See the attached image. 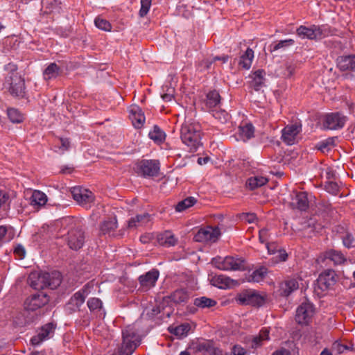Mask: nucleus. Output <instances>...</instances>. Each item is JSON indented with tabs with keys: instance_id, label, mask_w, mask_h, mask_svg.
I'll return each instance as SVG.
<instances>
[{
	"instance_id": "58836bf2",
	"label": "nucleus",
	"mask_w": 355,
	"mask_h": 355,
	"mask_svg": "<svg viewBox=\"0 0 355 355\" xmlns=\"http://www.w3.org/2000/svg\"><path fill=\"white\" fill-rule=\"evenodd\" d=\"M9 120L13 123H21L24 119V114L17 109L10 107L7 110Z\"/></svg>"
},
{
	"instance_id": "f3484780",
	"label": "nucleus",
	"mask_w": 355,
	"mask_h": 355,
	"mask_svg": "<svg viewBox=\"0 0 355 355\" xmlns=\"http://www.w3.org/2000/svg\"><path fill=\"white\" fill-rule=\"evenodd\" d=\"M211 263L214 266H243L245 259L243 257L228 256L223 258L221 257H216L211 259Z\"/></svg>"
},
{
	"instance_id": "0eeeda50",
	"label": "nucleus",
	"mask_w": 355,
	"mask_h": 355,
	"mask_svg": "<svg viewBox=\"0 0 355 355\" xmlns=\"http://www.w3.org/2000/svg\"><path fill=\"white\" fill-rule=\"evenodd\" d=\"M139 341L132 327L123 331V343L119 355H131L139 345Z\"/></svg>"
},
{
	"instance_id": "4d7b16f0",
	"label": "nucleus",
	"mask_w": 355,
	"mask_h": 355,
	"mask_svg": "<svg viewBox=\"0 0 355 355\" xmlns=\"http://www.w3.org/2000/svg\"><path fill=\"white\" fill-rule=\"evenodd\" d=\"M326 190L333 194V195H337L338 191H339V186L337 183L329 182H328L325 186Z\"/></svg>"
},
{
	"instance_id": "6e6552de",
	"label": "nucleus",
	"mask_w": 355,
	"mask_h": 355,
	"mask_svg": "<svg viewBox=\"0 0 355 355\" xmlns=\"http://www.w3.org/2000/svg\"><path fill=\"white\" fill-rule=\"evenodd\" d=\"M73 200L80 206L89 209L94 202V195L87 189L75 187L71 189Z\"/></svg>"
},
{
	"instance_id": "2eb2a0df",
	"label": "nucleus",
	"mask_w": 355,
	"mask_h": 355,
	"mask_svg": "<svg viewBox=\"0 0 355 355\" xmlns=\"http://www.w3.org/2000/svg\"><path fill=\"white\" fill-rule=\"evenodd\" d=\"M66 241L70 249L78 250L84 245L85 241V234L80 229L71 230L67 235Z\"/></svg>"
},
{
	"instance_id": "774afa93",
	"label": "nucleus",
	"mask_w": 355,
	"mask_h": 355,
	"mask_svg": "<svg viewBox=\"0 0 355 355\" xmlns=\"http://www.w3.org/2000/svg\"><path fill=\"white\" fill-rule=\"evenodd\" d=\"M150 239V236L148 234L143 235L140 237V241L143 243H147Z\"/></svg>"
},
{
	"instance_id": "79ce46f5",
	"label": "nucleus",
	"mask_w": 355,
	"mask_h": 355,
	"mask_svg": "<svg viewBox=\"0 0 355 355\" xmlns=\"http://www.w3.org/2000/svg\"><path fill=\"white\" fill-rule=\"evenodd\" d=\"M269 340V331L266 329H262L259 336L254 337L252 340V347H257L263 344L264 342Z\"/></svg>"
},
{
	"instance_id": "c85d7f7f",
	"label": "nucleus",
	"mask_w": 355,
	"mask_h": 355,
	"mask_svg": "<svg viewBox=\"0 0 355 355\" xmlns=\"http://www.w3.org/2000/svg\"><path fill=\"white\" fill-rule=\"evenodd\" d=\"M159 277V271L153 269L139 277L140 282L146 286H153Z\"/></svg>"
},
{
	"instance_id": "13d9d810",
	"label": "nucleus",
	"mask_w": 355,
	"mask_h": 355,
	"mask_svg": "<svg viewBox=\"0 0 355 355\" xmlns=\"http://www.w3.org/2000/svg\"><path fill=\"white\" fill-rule=\"evenodd\" d=\"M174 89L172 87H168L166 92L161 95L162 99L166 102H169L173 98Z\"/></svg>"
},
{
	"instance_id": "423d86ee",
	"label": "nucleus",
	"mask_w": 355,
	"mask_h": 355,
	"mask_svg": "<svg viewBox=\"0 0 355 355\" xmlns=\"http://www.w3.org/2000/svg\"><path fill=\"white\" fill-rule=\"evenodd\" d=\"M315 263L319 266H328L331 263L335 265L354 263L350 260L348 261L343 254H342L340 252L333 250L327 251L324 253L319 255L315 260Z\"/></svg>"
},
{
	"instance_id": "864d4df0",
	"label": "nucleus",
	"mask_w": 355,
	"mask_h": 355,
	"mask_svg": "<svg viewBox=\"0 0 355 355\" xmlns=\"http://www.w3.org/2000/svg\"><path fill=\"white\" fill-rule=\"evenodd\" d=\"M343 243L347 248H354L355 247V238L351 234L347 233L343 237Z\"/></svg>"
},
{
	"instance_id": "37998d69",
	"label": "nucleus",
	"mask_w": 355,
	"mask_h": 355,
	"mask_svg": "<svg viewBox=\"0 0 355 355\" xmlns=\"http://www.w3.org/2000/svg\"><path fill=\"white\" fill-rule=\"evenodd\" d=\"M149 137L156 143H161L165 139V133L157 125L148 133Z\"/></svg>"
},
{
	"instance_id": "20e7f679",
	"label": "nucleus",
	"mask_w": 355,
	"mask_h": 355,
	"mask_svg": "<svg viewBox=\"0 0 355 355\" xmlns=\"http://www.w3.org/2000/svg\"><path fill=\"white\" fill-rule=\"evenodd\" d=\"M5 87L13 96L23 97L25 94L24 79L17 72H12L6 78Z\"/></svg>"
},
{
	"instance_id": "49530a36",
	"label": "nucleus",
	"mask_w": 355,
	"mask_h": 355,
	"mask_svg": "<svg viewBox=\"0 0 355 355\" xmlns=\"http://www.w3.org/2000/svg\"><path fill=\"white\" fill-rule=\"evenodd\" d=\"M210 111L212 112L213 116L222 123H226L230 119L229 114L224 110L215 108Z\"/></svg>"
},
{
	"instance_id": "052dcab7",
	"label": "nucleus",
	"mask_w": 355,
	"mask_h": 355,
	"mask_svg": "<svg viewBox=\"0 0 355 355\" xmlns=\"http://www.w3.org/2000/svg\"><path fill=\"white\" fill-rule=\"evenodd\" d=\"M245 349L239 345H235L232 348V355H245Z\"/></svg>"
},
{
	"instance_id": "dca6fc26",
	"label": "nucleus",
	"mask_w": 355,
	"mask_h": 355,
	"mask_svg": "<svg viewBox=\"0 0 355 355\" xmlns=\"http://www.w3.org/2000/svg\"><path fill=\"white\" fill-rule=\"evenodd\" d=\"M345 121V117L340 113H329L324 116L322 125L325 129L338 130L344 126Z\"/></svg>"
},
{
	"instance_id": "7c9ffc66",
	"label": "nucleus",
	"mask_w": 355,
	"mask_h": 355,
	"mask_svg": "<svg viewBox=\"0 0 355 355\" xmlns=\"http://www.w3.org/2000/svg\"><path fill=\"white\" fill-rule=\"evenodd\" d=\"M254 59V51L252 49L248 48L245 52L241 56L239 66L244 69H249L251 67Z\"/></svg>"
},
{
	"instance_id": "5fc2aeb1",
	"label": "nucleus",
	"mask_w": 355,
	"mask_h": 355,
	"mask_svg": "<svg viewBox=\"0 0 355 355\" xmlns=\"http://www.w3.org/2000/svg\"><path fill=\"white\" fill-rule=\"evenodd\" d=\"M26 251L23 245H17L14 248V254L17 259H23L25 257Z\"/></svg>"
},
{
	"instance_id": "bb28decb",
	"label": "nucleus",
	"mask_w": 355,
	"mask_h": 355,
	"mask_svg": "<svg viewBox=\"0 0 355 355\" xmlns=\"http://www.w3.org/2000/svg\"><path fill=\"white\" fill-rule=\"evenodd\" d=\"M211 284L219 288H225L232 286L234 281L224 275H216L212 277Z\"/></svg>"
},
{
	"instance_id": "5701e85b",
	"label": "nucleus",
	"mask_w": 355,
	"mask_h": 355,
	"mask_svg": "<svg viewBox=\"0 0 355 355\" xmlns=\"http://www.w3.org/2000/svg\"><path fill=\"white\" fill-rule=\"evenodd\" d=\"M117 228V220L115 217L103 221L100 225V232L109 236H114L115 230Z\"/></svg>"
},
{
	"instance_id": "c756f323",
	"label": "nucleus",
	"mask_w": 355,
	"mask_h": 355,
	"mask_svg": "<svg viewBox=\"0 0 355 355\" xmlns=\"http://www.w3.org/2000/svg\"><path fill=\"white\" fill-rule=\"evenodd\" d=\"M254 128L251 123L240 126L239 129V139L246 141L254 137Z\"/></svg>"
},
{
	"instance_id": "a18cd8bd",
	"label": "nucleus",
	"mask_w": 355,
	"mask_h": 355,
	"mask_svg": "<svg viewBox=\"0 0 355 355\" xmlns=\"http://www.w3.org/2000/svg\"><path fill=\"white\" fill-rule=\"evenodd\" d=\"M216 304V301L211 298L206 297H201L195 299L194 304L200 308H209L215 306Z\"/></svg>"
},
{
	"instance_id": "ddd939ff",
	"label": "nucleus",
	"mask_w": 355,
	"mask_h": 355,
	"mask_svg": "<svg viewBox=\"0 0 355 355\" xmlns=\"http://www.w3.org/2000/svg\"><path fill=\"white\" fill-rule=\"evenodd\" d=\"M302 131V125L295 123L287 125L282 130V140L287 145H293L297 141L298 136Z\"/></svg>"
},
{
	"instance_id": "7ed1b4c3",
	"label": "nucleus",
	"mask_w": 355,
	"mask_h": 355,
	"mask_svg": "<svg viewBox=\"0 0 355 355\" xmlns=\"http://www.w3.org/2000/svg\"><path fill=\"white\" fill-rule=\"evenodd\" d=\"M235 300L241 305L261 306L267 302L268 295L266 293H259L255 290L248 289L238 293Z\"/></svg>"
},
{
	"instance_id": "3c124183",
	"label": "nucleus",
	"mask_w": 355,
	"mask_h": 355,
	"mask_svg": "<svg viewBox=\"0 0 355 355\" xmlns=\"http://www.w3.org/2000/svg\"><path fill=\"white\" fill-rule=\"evenodd\" d=\"M87 306L91 311L101 310L102 302L98 298L94 297L88 300Z\"/></svg>"
},
{
	"instance_id": "393cba45",
	"label": "nucleus",
	"mask_w": 355,
	"mask_h": 355,
	"mask_svg": "<svg viewBox=\"0 0 355 355\" xmlns=\"http://www.w3.org/2000/svg\"><path fill=\"white\" fill-rule=\"evenodd\" d=\"M292 204L300 210H306L309 207L307 193L306 192H297L292 198Z\"/></svg>"
},
{
	"instance_id": "f03ea898",
	"label": "nucleus",
	"mask_w": 355,
	"mask_h": 355,
	"mask_svg": "<svg viewBox=\"0 0 355 355\" xmlns=\"http://www.w3.org/2000/svg\"><path fill=\"white\" fill-rule=\"evenodd\" d=\"M180 138L191 151H196L202 145L199 123L191 120L185 121L180 129Z\"/></svg>"
},
{
	"instance_id": "a878e982",
	"label": "nucleus",
	"mask_w": 355,
	"mask_h": 355,
	"mask_svg": "<svg viewBox=\"0 0 355 355\" xmlns=\"http://www.w3.org/2000/svg\"><path fill=\"white\" fill-rule=\"evenodd\" d=\"M265 71L262 69H258L252 74L251 87L256 91L260 90L265 83Z\"/></svg>"
},
{
	"instance_id": "de8ad7c7",
	"label": "nucleus",
	"mask_w": 355,
	"mask_h": 355,
	"mask_svg": "<svg viewBox=\"0 0 355 355\" xmlns=\"http://www.w3.org/2000/svg\"><path fill=\"white\" fill-rule=\"evenodd\" d=\"M95 26L102 31H110L112 29L111 24L106 19L101 17H96L94 20Z\"/></svg>"
},
{
	"instance_id": "e433bc0d",
	"label": "nucleus",
	"mask_w": 355,
	"mask_h": 355,
	"mask_svg": "<svg viewBox=\"0 0 355 355\" xmlns=\"http://www.w3.org/2000/svg\"><path fill=\"white\" fill-rule=\"evenodd\" d=\"M158 241L162 245L170 247L175 245L177 239L170 232H166L158 236Z\"/></svg>"
},
{
	"instance_id": "e2e57ef3",
	"label": "nucleus",
	"mask_w": 355,
	"mask_h": 355,
	"mask_svg": "<svg viewBox=\"0 0 355 355\" xmlns=\"http://www.w3.org/2000/svg\"><path fill=\"white\" fill-rule=\"evenodd\" d=\"M272 355H291V353L286 349H280L275 351Z\"/></svg>"
},
{
	"instance_id": "c03bdc74",
	"label": "nucleus",
	"mask_w": 355,
	"mask_h": 355,
	"mask_svg": "<svg viewBox=\"0 0 355 355\" xmlns=\"http://www.w3.org/2000/svg\"><path fill=\"white\" fill-rule=\"evenodd\" d=\"M171 300L175 303H184L189 300V294L183 289L175 291L171 296Z\"/></svg>"
},
{
	"instance_id": "338daca9",
	"label": "nucleus",
	"mask_w": 355,
	"mask_h": 355,
	"mask_svg": "<svg viewBox=\"0 0 355 355\" xmlns=\"http://www.w3.org/2000/svg\"><path fill=\"white\" fill-rule=\"evenodd\" d=\"M205 355H219L216 351L209 347L205 350Z\"/></svg>"
},
{
	"instance_id": "9d476101",
	"label": "nucleus",
	"mask_w": 355,
	"mask_h": 355,
	"mask_svg": "<svg viewBox=\"0 0 355 355\" xmlns=\"http://www.w3.org/2000/svg\"><path fill=\"white\" fill-rule=\"evenodd\" d=\"M296 33L302 39L317 40L327 35L324 28L315 25L310 27L300 26L297 28Z\"/></svg>"
},
{
	"instance_id": "bf43d9fd",
	"label": "nucleus",
	"mask_w": 355,
	"mask_h": 355,
	"mask_svg": "<svg viewBox=\"0 0 355 355\" xmlns=\"http://www.w3.org/2000/svg\"><path fill=\"white\" fill-rule=\"evenodd\" d=\"M259 241L264 243H267L268 238V230L266 228H263L259 230Z\"/></svg>"
},
{
	"instance_id": "1a4fd4ad",
	"label": "nucleus",
	"mask_w": 355,
	"mask_h": 355,
	"mask_svg": "<svg viewBox=\"0 0 355 355\" xmlns=\"http://www.w3.org/2000/svg\"><path fill=\"white\" fill-rule=\"evenodd\" d=\"M135 170L144 177L155 176L159 171V162L156 159H144L137 164Z\"/></svg>"
},
{
	"instance_id": "cd10ccee",
	"label": "nucleus",
	"mask_w": 355,
	"mask_h": 355,
	"mask_svg": "<svg viewBox=\"0 0 355 355\" xmlns=\"http://www.w3.org/2000/svg\"><path fill=\"white\" fill-rule=\"evenodd\" d=\"M86 297L85 291H78L70 299L69 302V309L76 311L84 303Z\"/></svg>"
},
{
	"instance_id": "4c0bfd02",
	"label": "nucleus",
	"mask_w": 355,
	"mask_h": 355,
	"mask_svg": "<svg viewBox=\"0 0 355 355\" xmlns=\"http://www.w3.org/2000/svg\"><path fill=\"white\" fill-rule=\"evenodd\" d=\"M190 329V325L188 323H184L175 327H170L169 330L171 334L178 338H182L187 336Z\"/></svg>"
},
{
	"instance_id": "09e8293b",
	"label": "nucleus",
	"mask_w": 355,
	"mask_h": 355,
	"mask_svg": "<svg viewBox=\"0 0 355 355\" xmlns=\"http://www.w3.org/2000/svg\"><path fill=\"white\" fill-rule=\"evenodd\" d=\"M294 44V40L292 39H287L284 40H280L277 43L272 44L270 47L271 51H275L280 49H284L288 46L293 45Z\"/></svg>"
},
{
	"instance_id": "6ab92c4d",
	"label": "nucleus",
	"mask_w": 355,
	"mask_h": 355,
	"mask_svg": "<svg viewBox=\"0 0 355 355\" xmlns=\"http://www.w3.org/2000/svg\"><path fill=\"white\" fill-rule=\"evenodd\" d=\"M55 327L53 324H46L41 329L37 336H33L31 341L33 345H37L44 340L49 339L53 336Z\"/></svg>"
},
{
	"instance_id": "aec40b11",
	"label": "nucleus",
	"mask_w": 355,
	"mask_h": 355,
	"mask_svg": "<svg viewBox=\"0 0 355 355\" xmlns=\"http://www.w3.org/2000/svg\"><path fill=\"white\" fill-rule=\"evenodd\" d=\"M152 220V216L148 213L138 214L135 217H132L128 222V227L129 229H136L143 227L149 223Z\"/></svg>"
},
{
	"instance_id": "f8f14e48",
	"label": "nucleus",
	"mask_w": 355,
	"mask_h": 355,
	"mask_svg": "<svg viewBox=\"0 0 355 355\" xmlns=\"http://www.w3.org/2000/svg\"><path fill=\"white\" fill-rule=\"evenodd\" d=\"M49 302V296L46 293L40 292L27 297L24 306L26 310L35 311L47 304Z\"/></svg>"
},
{
	"instance_id": "6e6d98bb",
	"label": "nucleus",
	"mask_w": 355,
	"mask_h": 355,
	"mask_svg": "<svg viewBox=\"0 0 355 355\" xmlns=\"http://www.w3.org/2000/svg\"><path fill=\"white\" fill-rule=\"evenodd\" d=\"M9 206V196L0 191V209H6Z\"/></svg>"
},
{
	"instance_id": "f257e3e1",
	"label": "nucleus",
	"mask_w": 355,
	"mask_h": 355,
	"mask_svg": "<svg viewBox=\"0 0 355 355\" xmlns=\"http://www.w3.org/2000/svg\"><path fill=\"white\" fill-rule=\"evenodd\" d=\"M28 282L35 289H55L61 284L62 275L59 271L54 270L49 272L35 270L30 274Z\"/></svg>"
},
{
	"instance_id": "603ef678",
	"label": "nucleus",
	"mask_w": 355,
	"mask_h": 355,
	"mask_svg": "<svg viewBox=\"0 0 355 355\" xmlns=\"http://www.w3.org/2000/svg\"><path fill=\"white\" fill-rule=\"evenodd\" d=\"M61 146L57 147L56 146L54 147V150L58 153H63L64 151L67 150L70 147V141L67 138H61L60 139Z\"/></svg>"
},
{
	"instance_id": "f704fd0d",
	"label": "nucleus",
	"mask_w": 355,
	"mask_h": 355,
	"mask_svg": "<svg viewBox=\"0 0 355 355\" xmlns=\"http://www.w3.org/2000/svg\"><path fill=\"white\" fill-rule=\"evenodd\" d=\"M267 182L268 180L265 177L257 175L248 178L246 184L250 189L254 190L258 187L263 186L267 183Z\"/></svg>"
},
{
	"instance_id": "8fccbe9b",
	"label": "nucleus",
	"mask_w": 355,
	"mask_h": 355,
	"mask_svg": "<svg viewBox=\"0 0 355 355\" xmlns=\"http://www.w3.org/2000/svg\"><path fill=\"white\" fill-rule=\"evenodd\" d=\"M151 1L152 0L140 1L141 7L139 11V15L140 17H144L148 14L151 6Z\"/></svg>"
},
{
	"instance_id": "a211bd4d",
	"label": "nucleus",
	"mask_w": 355,
	"mask_h": 355,
	"mask_svg": "<svg viewBox=\"0 0 355 355\" xmlns=\"http://www.w3.org/2000/svg\"><path fill=\"white\" fill-rule=\"evenodd\" d=\"M129 117L136 128L143 126L146 118L141 107L137 105H132L129 108Z\"/></svg>"
},
{
	"instance_id": "69168bd1",
	"label": "nucleus",
	"mask_w": 355,
	"mask_h": 355,
	"mask_svg": "<svg viewBox=\"0 0 355 355\" xmlns=\"http://www.w3.org/2000/svg\"><path fill=\"white\" fill-rule=\"evenodd\" d=\"M229 57L227 55H223V56H216L213 58L214 61L220 60L222 61L223 63H225L227 62Z\"/></svg>"
},
{
	"instance_id": "0e129e2a",
	"label": "nucleus",
	"mask_w": 355,
	"mask_h": 355,
	"mask_svg": "<svg viewBox=\"0 0 355 355\" xmlns=\"http://www.w3.org/2000/svg\"><path fill=\"white\" fill-rule=\"evenodd\" d=\"M256 219V216L254 214H246L245 220L251 223H253Z\"/></svg>"
},
{
	"instance_id": "39448f33",
	"label": "nucleus",
	"mask_w": 355,
	"mask_h": 355,
	"mask_svg": "<svg viewBox=\"0 0 355 355\" xmlns=\"http://www.w3.org/2000/svg\"><path fill=\"white\" fill-rule=\"evenodd\" d=\"M336 282V273L331 269H328L322 272L314 286L315 293L320 296L325 295V293Z\"/></svg>"
},
{
	"instance_id": "72a5a7b5",
	"label": "nucleus",
	"mask_w": 355,
	"mask_h": 355,
	"mask_svg": "<svg viewBox=\"0 0 355 355\" xmlns=\"http://www.w3.org/2000/svg\"><path fill=\"white\" fill-rule=\"evenodd\" d=\"M276 244L274 243H266V248L270 254H277L275 256V259H278L279 261H284L286 260L288 257V254L284 250H277L276 249Z\"/></svg>"
},
{
	"instance_id": "4468645a",
	"label": "nucleus",
	"mask_w": 355,
	"mask_h": 355,
	"mask_svg": "<svg viewBox=\"0 0 355 355\" xmlns=\"http://www.w3.org/2000/svg\"><path fill=\"white\" fill-rule=\"evenodd\" d=\"M220 235L218 227L207 226L200 229L194 236V241L196 242H216Z\"/></svg>"
},
{
	"instance_id": "412c9836",
	"label": "nucleus",
	"mask_w": 355,
	"mask_h": 355,
	"mask_svg": "<svg viewBox=\"0 0 355 355\" xmlns=\"http://www.w3.org/2000/svg\"><path fill=\"white\" fill-rule=\"evenodd\" d=\"M270 272L267 268H253L248 270V275L246 277L248 282H260L264 280Z\"/></svg>"
},
{
	"instance_id": "680f3d73",
	"label": "nucleus",
	"mask_w": 355,
	"mask_h": 355,
	"mask_svg": "<svg viewBox=\"0 0 355 355\" xmlns=\"http://www.w3.org/2000/svg\"><path fill=\"white\" fill-rule=\"evenodd\" d=\"M294 71H295L294 67L292 66L291 64H288L286 66L284 76H286V77H291L294 73Z\"/></svg>"
},
{
	"instance_id": "c9c22d12",
	"label": "nucleus",
	"mask_w": 355,
	"mask_h": 355,
	"mask_svg": "<svg viewBox=\"0 0 355 355\" xmlns=\"http://www.w3.org/2000/svg\"><path fill=\"white\" fill-rule=\"evenodd\" d=\"M220 95L216 91H211L207 95L206 106L209 109L214 110L220 103Z\"/></svg>"
},
{
	"instance_id": "b1692460",
	"label": "nucleus",
	"mask_w": 355,
	"mask_h": 355,
	"mask_svg": "<svg viewBox=\"0 0 355 355\" xmlns=\"http://www.w3.org/2000/svg\"><path fill=\"white\" fill-rule=\"evenodd\" d=\"M337 65L342 71H355V55L340 56L337 59Z\"/></svg>"
},
{
	"instance_id": "4be33fe9",
	"label": "nucleus",
	"mask_w": 355,
	"mask_h": 355,
	"mask_svg": "<svg viewBox=\"0 0 355 355\" xmlns=\"http://www.w3.org/2000/svg\"><path fill=\"white\" fill-rule=\"evenodd\" d=\"M298 287L299 285L296 279H289L282 282L279 284L278 292L280 295L287 297L292 292L297 290Z\"/></svg>"
},
{
	"instance_id": "473e14b6",
	"label": "nucleus",
	"mask_w": 355,
	"mask_h": 355,
	"mask_svg": "<svg viewBox=\"0 0 355 355\" xmlns=\"http://www.w3.org/2000/svg\"><path fill=\"white\" fill-rule=\"evenodd\" d=\"M60 73V68L55 63H51L44 71L43 76L45 80H51L57 78Z\"/></svg>"
},
{
	"instance_id": "a19ab883",
	"label": "nucleus",
	"mask_w": 355,
	"mask_h": 355,
	"mask_svg": "<svg viewBox=\"0 0 355 355\" xmlns=\"http://www.w3.org/2000/svg\"><path fill=\"white\" fill-rule=\"evenodd\" d=\"M196 201L197 200L194 197H188L177 204L175 206V211L178 212L183 211L193 206Z\"/></svg>"
},
{
	"instance_id": "2f4dec72",
	"label": "nucleus",
	"mask_w": 355,
	"mask_h": 355,
	"mask_svg": "<svg viewBox=\"0 0 355 355\" xmlns=\"http://www.w3.org/2000/svg\"><path fill=\"white\" fill-rule=\"evenodd\" d=\"M47 202V196L46 195L38 190H35L32 196L31 197V204L35 207V206H43Z\"/></svg>"
},
{
	"instance_id": "9b49d317",
	"label": "nucleus",
	"mask_w": 355,
	"mask_h": 355,
	"mask_svg": "<svg viewBox=\"0 0 355 355\" xmlns=\"http://www.w3.org/2000/svg\"><path fill=\"white\" fill-rule=\"evenodd\" d=\"M313 305L309 302H302L296 310L295 320L300 324H308L314 315Z\"/></svg>"
},
{
	"instance_id": "ea45409f",
	"label": "nucleus",
	"mask_w": 355,
	"mask_h": 355,
	"mask_svg": "<svg viewBox=\"0 0 355 355\" xmlns=\"http://www.w3.org/2000/svg\"><path fill=\"white\" fill-rule=\"evenodd\" d=\"M334 138L329 137L324 140L319 141L315 145V148L323 153L329 152L334 146Z\"/></svg>"
}]
</instances>
